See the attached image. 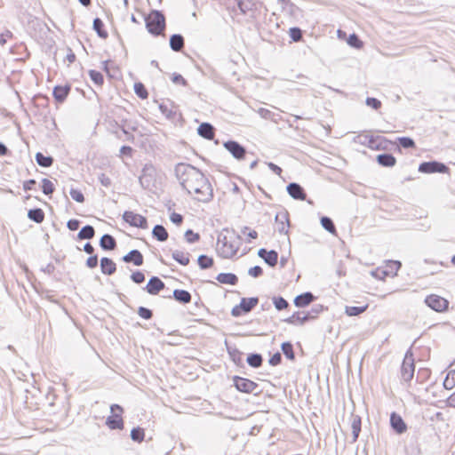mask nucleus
Listing matches in <instances>:
<instances>
[{"label": "nucleus", "mask_w": 455, "mask_h": 455, "mask_svg": "<svg viewBox=\"0 0 455 455\" xmlns=\"http://www.w3.org/2000/svg\"><path fill=\"white\" fill-rule=\"evenodd\" d=\"M174 172L182 188L189 195L194 193L196 200L207 204L213 199L212 186L199 169L188 164L179 163Z\"/></svg>", "instance_id": "nucleus-1"}, {"label": "nucleus", "mask_w": 455, "mask_h": 455, "mask_svg": "<svg viewBox=\"0 0 455 455\" xmlns=\"http://www.w3.org/2000/svg\"><path fill=\"white\" fill-rule=\"evenodd\" d=\"M235 239L240 240L241 236L235 230L224 228L218 236L217 251L224 259H230L235 256L239 249V243Z\"/></svg>", "instance_id": "nucleus-2"}, {"label": "nucleus", "mask_w": 455, "mask_h": 455, "mask_svg": "<svg viewBox=\"0 0 455 455\" xmlns=\"http://www.w3.org/2000/svg\"><path fill=\"white\" fill-rule=\"evenodd\" d=\"M145 23L148 31L155 36L162 35L165 29V17L158 10H152L145 17Z\"/></svg>", "instance_id": "nucleus-3"}, {"label": "nucleus", "mask_w": 455, "mask_h": 455, "mask_svg": "<svg viewBox=\"0 0 455 455\" xmlns=\"http://www.w3.org/2000/svg\"><path fill=\"white\" fill-rule=\"evenodd\" d=\"M324 310V307L321 304L314 305L309 311L305 313V316H300L299 312L293 313L291 316L284 319V322L293 325H302L306 322L313 320Z\"/></svg>", "instance_id": "nucleus-4"}, {"label": "nucleus", "mask_w": 455, "mask_h": 455, "mask_svg": "<svg viewBox=\"0 0 455 455\" xmlns=\"http://www.w3.org/2000/svg\"><path fill=\"white\" fill-rule=\"evenodd\" d=\"M156 169L152 164H146L141 170L139 181L142 188L152 191L156 188Z\"/></svg>", "instance_id": "nucleus-5"}, {"label": "nucleus", "mask_w": 455, "mask_h": 455, "mask_svg": "<svg viewBox=\"0 0 455 455\" xmlns=\"http://www.w3.org/2000/svg\"><path fill=\"white\" fill-rule=\"evenodd\" d=\"M233 386L237 391L244 394H254L255 395L261 393L258 383L240 376L232 378Z\"/></svg>", "instance_id": "nucleus-6"}, {"label": "nucleus", "mask_w": 455, "mask_h": 455, "mask_svg": "<svg viewBox=\"0 0 455 455\" xmlns=\"http://www.w3.org/2000/svg\"><path fill=\"white\" fill-rule=\"evenodd\" d=\"M110 411L112 415L108 416L106 419V425L112 430L115 429H123L124 428V420L122 418V413L124 412V409L119 404H112L110 406Z\"/></svg>", "instance_id": "nucleus-7"}, {"label": "nucleus", "mask_w": 455, "mask_h": 455, "mask_svg": "<svg viewBox=\"0 0 455 455\" xmlns=\"http://www.w3.org/2000/svg\"><path fill=\"white\" fill-rule=\"evenodd\" d=\"M418 171L421 173H448L450 174V168L443 163L439 161H428L419 164Z\"/></svg>", "instance_id": "nucleus-8"}, {"label": "nucleus", "mask_w": 455, "mask_h": 455, "mask_svg": "<svg viewBox=\"0 0 455 455\" xmlns=\"http://www.w3.org/2000/svg\"><path fill=\"white\" fill-rule=\"evenodd\" d=\"M259 303L258 297L243 298L239 305L235 306L231 310L234 317H239L243 314L251 312Z\"/></svg>", "instance_id": "nucleus-9"}, {"label": "nucleus", "mask_w": 455, "mask_h": 455, "mask_svg": "<svg viewBox=\"0 0 455 455\" xmlns=\"http://www.w3.org/2000/svg\"><path fill=\"white\" fill-rule=\"evenodd\" d=\"M414 371V359L411 351L408 350L401 366V378L406 382L411 381L413 378Z\"/></svg>", "instance_id": "nucleus-10"}, {"label": "nucleus", "mask_w": 455, "mask_h": 455, "mask_svg": "<svg viewBox=\"0 0 455 455\" xmlns=\"http://www.w3.org/2000/svg\"><path fill=\"white\" fill-rule=\"evenodd\" d=\"M123 220L132 227L146 229L148 228L147 218L132 211H125Z\"/></svg>", "instance_id": "nucleus-11"}, {"label": "nucleus", "mask_w": 455, "mask_h": 455, "mask_svg": "<svg viewBox=\"0 0 455 455\" xmlns=\"http://www.w3.org/2000/svg\"><path fill=\"white\" fill-rule=\"evenodd\" d=\"M425 303L431 309L435 312H444L447 310L449 306V301L436 294H431L426 297Z\"/></svg>", "instance_id": "nucleus-12"}, {"label": "nucleus", "mask_w": 455, "mask_h": 455, "mask_svg": "<svg viewBox=\"0 0 455 455\" xmlns=\"http://www.w3.org/2000/svg\"><path fill=\"white\" fill-rule=\"evenodd\" d=\"M224 148L237 160L244 159L246 156V148L235 140L224 142Z\"/></svg>", "instance_id": "nucleus-13"}, {"label": "nucleus", "mask_w": 455, "mask_h": 455, "mask_svg": "<svg viewBox=\"0 0 455 455\" xmlns=\"http://www.w3.org/2000/svg\"><path fill=\"white\" fill-rule=\"evenodd\" d=\"M165 287L164 283L158 276L149 278L144 290L150 295L158 294Z\"/></svg>", "instance_id": "nucleus-14"}, {"label": "nucleus", "mask_w": 455, "mask_h": 455, "mask_svg": "<svg viewBox=\"0 0 455 455\" xmlns=\"http://www.w3.org/2000/svg\"><path fill=\"white\" fill-rule=\"evenodd\" d=\"M286 191L291 197L295 200H305L307 197V194L304 188L296 182H291L286 187Z\"/></svg>", "instance_id": "nucleus-15"}, {"label": "nucleus", "mask_w": 455, "mask_h": 455, "mask_svg": "<svg viewBox=\"0 0 455 455\" xmlns=\"http://www.w3.org/2000/svg\"><path fill=\"white\" fill-rule=\"evenodd\" d=\"M390 426L398 435L403 434L407 430V425L403 418L396 412L390 414Z\"/></svg>", "instance_id": "nucleus-16"}, {"label": "nucleus", "mask_w": 455, "mask_h": 455, "mask_svg": "<svg viewBox=\"0 0 455 455\" xmlns=\"http://www.w3.org/2000/svg\"><path fill=\"white\" fill-rule=\"evenodd\" d=\"M258 256L261 258L269 267H275L278 261V253L275 250L267 251L261 248L258 251Z\"/></svg>", "instance_id": "nucleus-17"}, {"label": "nucleus", "mask_w": 455, "mask_h": 455, "mask_svg": "<svg viewBox=\"0 0 455 455\" xmlns=\"http://www.w3.org/2000/svg\"><path fill=\"white\" fill-rule=\"evenodd\" d=\"M122 260L125 263H132L134 266L140 267L143 265L144 258L139 250L133 249L125 254Z\"/></svg>", "instance_id": "nucleus-18"}, {"label": "nucleus", "mask_w": 455, "mask_h": 455, "mask_svg": "<svg viewBox=\"0 0 455 455\" xmlns=\"http://www.w3.org/2000/svg\"><path fill=\"white\" fill-rule=\"evenodd\" d=\"M71 91L69 84L56 85L52 91V96L58 103H63Z\"/></svg>", "instance_id": "nucleus-19"}, {"label": "nucleus", "mask_w": 455, "mask_h": 455, "mask_svg": "<svg viewBox=\"0 0 455 455\" xmlns=\"http://www.w3.org/2000/svg\"><path fill=\"white\" fill-rule=\"evenodd\" d=\"M316 297L311 291L303 292L295 297L293 303L297 307H305L312 303Z\"/></svg>", "instance_id": "nucleus-20"}, {"label": "nucleus", "mask_w": 455, "mask_h": 455, "mask_svg": "<svg viewBox=\"0 0 455 455\" xmlns=\"http://www.w3.org/2000/svg\"><path fill=\"white\" fill-rule=\"evenodd\" d=\"M367 146L372 149H386L387 143L389 142L386 138L382 136H370L367 137Z\"/></svg>", "instance_id": "nucleus-21"}, {"label": "nucleus", "mask_w": 455, "mask_h": 455, "mask_svg": "<svg viewBox=\"0 0 455 455\" xmlns=\"http://www.w3.org/2000/svg\"><path fill=\"white\" fill-rule=\"evenodd\" d=\"M275 221L277 222V231L280 234H288L289 218L287 212L277 213L275 215Z\"/></svg>", "instance_id": "nucleus-22"}, {"label": "nucleus", "mask_w": 455, "mask_h": 455, "mask_svg": "<svg viewBox=\"0 0 455 455\" xmlns=\"http://www.w3.org/2000/svg\"><path fill=\"white\" fill-rule=\"evenodd\" d=\"M100 270L103 275H111L116 271V265L108 257L100 259Z\"/></svg>", "instance_id": "nucleus-23"}, {"label": "nucleus", "mask_w": 455, "mask_h": 455, "mask_svg": "<svg viewBox=\"0 0 455 455\" xmlns=\"http://www.w3.org/2000/svg\"><path fill=\"white\" fill-rule=\"evenodd\" d=\"M197 133L206 140H212L215 135V129L210 123H202L197 128Z\"/></svg>", "instance_id": "nucleus-24"}, {"label": "nucleus", "mask_w": 455, "mask_h": 455, "mask_svg": "<svg viewBox=\"0 0 455 455\" xmlns=\"http://www.w3.org/2000/svg\"><path fill=\"white\" fill-rule=\"evenodd\" d=\"M170 48L173 52H181L185 45V40L182 35L180 34H173L170 36L169 41Z\"/></svg>", "instance_id": "nucleus-25"}, {"label": "nucleus", "mask_w": 455, "mask_h": 455, "mask_svg": "<svg viewBox=\"0 0 455 455\" xmlns=\"http://www.w3.org/2000/svg\"><path fill=\"white\" fill-rule=\"evenodd\" d=\"M100 246L104 251H113L116 247V241L113 235L105 234L100 239Z\"/></svg>", "instance_id": "nucleus-26"}, {"label": "nucleus", "mask_w": 455, "mask_h": 455, "mask_svg": "<svg viewBox=\"0 0 455 455\" xmlns=\"http://www.w3.org/2000/svg\"><path fill=\"white\" fill-rule=\"evenodd\" d=\"M377 163L383 167H393L396 164L395 157L390 153H383L377 156Z\"/></svg>", "instance_id": "nucleus-27"}, {"label": "nucleus", "mask_w": 455, "mask_h": 455, "mask_svg": "<svg viewBox=\"0 0 455 455\" xmlns=\"http://www.w3.org/2000/svg\"><path fill=\"white\" fill-rule=\"evenodd\" d=\"M216 280L223 284L235 285L238 283V277L233 273H220Z\"/></svg>", "instance_id": "nucleus-28"}, {"label": "nucleus", "mask_w": 455, "mask_h": 455, "mask_svg": "<svg viewBox=\"0 0 455 455\" xmlns=\"http://www.w3.org/2000/svg\"><path fill=\"white\" fill-rule=\"evenodd\" d=\"M173 298L181 304H188L191 301L192 296L190 292L186 290L175 289L173 291Z\"/></svg>", "instance_id": "nucleus-29"}, {"label": "nucleus", "mask_w": 455, "mask_h": 455, "mask_svg": "<svg viewBox=\"0 0 455 455\" xmlns=\"http://www.w3.org/2000/svg\"><path fill=\"white\" fill-rule=\"evenodd\" d=\"M152 235L159 242H165L169 236L166 228L160 224H157L153 228Z\"/></svg>", "instance_id": "nucleus-30"}, {"label": "nucleus", "mask_w": 455, "mask_h": 455, "mask_svg": "<svg viewBox=\"0 0 455 455\" xmlns=\"http://www.w3.org/2000/svg\"><path fill=\"white\" fill-rule=\"evenodd\" d=\"M361 426H362L361 417L358 415H352V422H351V428H352V435H353L352 442H356V440L358 439L359 434L361 432Z\"/></svg>", "instance_id": "nucleus-31"}, {"label": "nucleus", "mask_w": 455, "mask_h": 455, "mask_svg": "<svg viewBox=\"0 0 455 455\" xmlns=\"http://www.w3.org/2000/svg\"><path fill=\"white\" fill-rule=\"evenodd\" d=\"M93 29L97 33L98 36L106 39L108 36V33L105 29L104 22L100 18H95L92 23Z\"/></svg>", "instance_id": "nucleus-32"}, {"label": "nucleus", "mask_w": 455, "mask_h": 455, "mask_svg": "<svg viewBox=\"0 0 455 455\" xmlns=\"http://www.w3.org/2000/svg\"><path fill=\"white\" fill-rule=\"evenodd\" d=\"M36 164L44 168L51 167L53 164V158L51 156H44L41 152H37L35 156Z\"/></svg>", "instance_id": "nucleus-33"}, {"label": "nucleus", "mask_w": 455, "mask_h": 455, "mask_svg": "<svg viewBox=\"0 0 455 455\" xmlns=\"http://www.w3.org/2000/svg\"><path fill=\"white\" fill-rule=\"evenodd\" d=\"M95 229L91 225H85L83 227L77 234L78 240H90L94 237Z\"/></svg>", "instance_id": "nucleus-34"}, {"label": "nucleus", "mask_w": 455, "mask_h": 455, "mask_svg": "<svg viewBox=\"0 0 455 455\" xmlns=\"http://www.w3.org/2000/svg\"><path fill=\"white\" fill-rule=\"evenodd\" d=\"M28 218L34 222L40 224L44 220V212L41 208L30 209L28 212Z\"/></svg>", "instance_id": "nucleus-35"}, {"label": "nucleus", "mask_w": 455, "mask_h": 455, "mask_svg": "<svg viewBox=\"0 0 455 455\" xmlns=\"http://www.w3.org/2000/svg\"><path fill=\"white\" fill-rule=\"evenodd\" d=\"M247 363L252 368H259L262 365L263 357L260 354L251 353L246 358Z\"/></svg>", "instance_id": "nucleus-36"}, {"label": "nucleus", "mask_w": 455, "mask_h": 455, "mask_svg": "<svg viewBox=\"0 0 455 455\" xmlns=\"http://www.w3.org/2000/svg\"><path fill=\"white\" fill-rule=\"evenodd\" d=\"M320 223L326 231H328L331 235H336L337 229L333 220L327 216H323L320 220Z\"/></svg>", "instance_id": "nucleus-37"}, {"label": "nucleus", "mask_w": 455, "mask_h": 455, "mask_svg": "<svg viewBox=\"0 0 455 455\" xmlns=\"http://www.w3.org/2000/svg\"><path fill=\"white\" fill-rule=\"evenodd\" d=\"M197 263L201 269H208L213 266L214 260L208 255L201 254L197 259Z\"/></svg>", "instance_id": "nucleus-38"}, {"label": "nucleus", "mask_w": 455, "mask_h": 455, "mask_svg": "<svg viewBox=\"0 0 455 455\" xmlns=\"http://www.w3.org/2000/svg\"><path fill=\"white\" fill-rule=\"evenodd\" d=\"M281 349L285 357L289 360L293 361L295 359V354L293 350V345L290 341L283 342Z\"/></svg>", "instance_id": "nucleus-39"}, {"label": "nucleus", "mask_w": 455, "mask_h": 455, "mask_svg": "<svg viewBox=\"0 0 455 455\" xmlns=\"http://www.w3.org/2000/svg\"><path fill=\"white\" fill-rule=\"evenodd\" d=\"M188 253H184L183 251H174L172 252V259L177 261L178 263H180V265L182 266H187L189 264V257H188Z\"/></svg>", "instance_id": "nucleus-40"}, {"label": "nucleus", "mask_w": 455, "mask_h": 455, "mask_svg": "<svg viewBox=\"0 0 455 455\" xmlns=\"http://www.w3.org/2000/svg\"><path fill=\"white\" fill-rule=\"evenodd\" d=\"M228 353L231 358V360L236 364L240 365L242 363V355L243 353L236 347H228Z\"/></svg>", "instance_id": "nucleus-41"}, {"label": "nucleus", "mask_w": 455, "mask_h": 455, "mask_svg": "<svg viewBox=\"0 0 455 455\" xmlns=\"http://www.w3.org/2000/svg\"><path fill=\"white\" fill-rule=\"evenodd\" d=\"M368 306H347L345 308V313L349 316H356L363 313L367 309Z\"/></svg>", "instance_id": "nucleus-42"}, {"label": "nucleus", "mask_w": 455, "mask_h": 455, "mask_svg": "<svg viewBox=\"0 0 455 455\" xmlns=\"http://www.w3.org/2000/svg\"><path fill=\"white\" fill-rule=\"evenodd\" d=\"M443 385V387L448 390L455 387V370H451L447 373Z\"/></svg>", "instance_id": "nucleus-43"}, {"label": "nucleus", "mask_w": 455, "mask_h": 455, "mask_svg": "<svg viewBox=\"0 0 455 455\" xmlns=\"http://www.w3.org/2000/svg\"><path fill=\"white\" fill-rule=\"evenodd\" d=\"M145 431L143 428L137 427L131 431V438L132 441L141 443L144 440Z\"/></svg>", "instance_id": "nucleus-44"}, {"label": "nucleus", "mask_w": 455, "mask_h": 455, "mask_svg": "<svg viewBox=\"0 0 455 455\" xmlns=\"http://www.w3.org/2000/svg\"><path fill=\"white\" fill-rule=\"evenodd\" d=\"M89 76L96 85L101 86L104 83L103 75L100 71L91 69L89 70Z\"/></svg>", "instance_id": "nucleus-45"}, {"label": "nucleus", "mask_w": 455, "mask_h": 455, "mask_svg": "<svg viewBox=\"0 0 455 455\" xmlns=\"http://www.w3.org/2000/svg\"><path fill=\"white\" fill-rule=\"evenodd\" d=\"M54 190L55 187L50 180L46 178L42 180V191L45 196L52 195L54 192Z\"/></svg>", "instance_id": "nucleus-46"}, {"label": "nucleus", "mask_w": 455, "mask_h": 455, "mask_svg": "<svg viewBox=\"0 0 455 455\" xmlns=\"http://www.w3.org/2000/svg\"><path fill=\"white\" fill-rule=\"evenodd\" d=\"M236 2L239 9L243 13L250 10H252L255 4V0H236Z\"/></svg>", "instance_id": "nucleus-47"}, {"label": "nucleus", "mask_w": 455, "mask_h": 455, "mask_svg": "<svg viewBox=\"0 0 455 455\" xmlns=\"http://www.w3.org/2000/svg\"><path fill=\"white\" fill-rule=\"evenodd\" d=\"M134 92L136 95L142 100L147 99L148 96V92L145 85L140 82L134 84Z\"/></svg>", "instance_id": "nucleus-48"}, {"label": "nucleus", "mask_w": 455, "mask_h": 455, "mask_svg": "<svg viewBox=\"0 0 455 455\" xmlns=\"http://www.w3.org/2000/svg\"><path fill=\"white\" fill-rule=\"evenodd\" d=\"M347 44H348V45H350L351 47L355 48V49L362 48L363 44L362 40L359 38V36L355 33L351 34L348 36Z\"/></svg>", "instance_id": "nucleus-49"}, {"label": "nucleus", "mask_w": 455, "mask_h": 455, "mask_svg": "<svg viewBox=\"0 0 455 455\" xmlns=\"http://www.w3.org/2000/svg\"><path fill=\"white\" fill-rule=\"evenodd\" d=\"M273 303H274L275 307L278 311L286 309L289 307V303L287 302V300L281 296L274 297Z\"/></svg>", "instance_id": "nucleus-50"}, {"label": "nucleus", "mask_w": 455, "mask_h": 455, "mask_svg": "<svg viewBox=\"0 0 455 455\" xmlns=\"http://www.w3.org/2000/svg\"><path fill=\"white\" fill-rule=\"evenodd\" d=\"M397 140L400 147L403 148H414L416 147L415 141L410 137H399Z\"/></svg>", "instance_id": "nucleus-51"}, {"label": "nucleus", "mask_w": 455, "mask_h": 455, "mask_svg": "<svg viewBox=\"0 0 455 455\" xmlns=\"http://www.w3.org/2000/svg\"><path fill=\"white\" fill-rule=\"evenodd\" d=\"M289 35L294 42H299L302 39V30L298 27L291 28Z\"/></svg>", "instance_id": "nucleus-52"}, {"label": "nucleus", "mask_w": 455, "mask_h": 455, "mask_svg": "<svg viewBox=\"0 0 455 455\" xmlns=\"http://www.w3.org/2000/svg\"><path fill=\"white\" fill-rule=\"evenodd\" d=\"M185 239L188 243H194L200 239V235L198 233H195L192 229H188L185 232Z\"/></svg>", "instance_id": "nucleus-53"}, {"label": "nucleus", "mask_w": 455, "mask_h": 455, "mask_svg": "<svg viewBox=\"0 0 455 455\" xmlns=\"http://www.w3.org/2000/svg\"><path fill=\"white\" fill-rule=\"evenodd\" d=\"M131 280L137 284H140L145 281V275L140 270H136L131 275Z\"/></svg>", "instance_id": "nucleus-54"}, {"label": "nucleus", "mask_w": 455, "mask_h": 455, "mask_svg": "<svg viewBox=\"0 0 455 455\" xmlns=\"http://www.w3.org/2000/svg\"><path fill=\"white\" fill-rule=\"evenodd\" d=\"M138 315L145 319V320H149L152 318L153 316V312L151 309L148 308V307H139L138 308Z\"/></svg>", "instance_id": "nucleus-55"}, {"label": "nucleus", "mask_w": 455, "mask_h": 455, "mask_svg": "<svg viewBox=\"0 0 455 455\" xmlns=\"http://www.w3.org/2000/svg\"><path fill=\"white\" fill-rule=\"evenodd\" d=\"M69 194H70L71 198L73 200H75L76 202H77V203L84 202V196L82 193V191L76 189V188H71Z\"/></svg>", "instance_id": "nucleus-56"}, {"label": "nucleus", "mask_w": 455, "mask_h": 455, "mask_svg": "<svg viewBox=\"0 0 455 455\" xmlns=\"http://www.w3.org/2000/svg\"><path fill=\"white\" fill-rule=\"evenodd\" d=\"M365 103L368 107H370L375 110H378L381 107V101L379 100H378L377 98H373V97H367Z\"/></svg>", "instance_id": "nucleus-57"}, {"label": "nucleus", "mask_w": 455, "mask_h": 455, "mask_svg": "<svg viewBox=\"0 0 455 455\" xmlns=\"http://www.w3.org/2000/svg\"><path fill=\"white\" fill-rule=\"evenodd\" d=\"M98 180L105 188H109L112 185L111 179L105 173H100L98 176Z\"/></svg>", "instance_id": "nucleus-58"}, {"label": "nucleus", "mask_w": 455, "mask_h": 455, "mask_svg": "<svg viewBox=\"0 0 455 455\" xmlns=\"http://www.w3.org/2000/svg\"><path fill=\"white\" fill-rule=\"evenodd\" d=\"M172 81L176 84H181L183 86H186L188 84L187 80L178 73H173L172 76Z\"/></svg>", "instance_id": "nucleus-59"}, {"label": "nucleus", "mask_w": 455, "mask_h": 455, "mask_svg": "<svg viewBox=\"0 0 455 455\" xmlns=\"http://www.w3.org/2000/svg\"><path fill=\"white\" fill-rule=\"evenodd\" d=\"M248 274L252 277H259L263 274V269L259 266H254L248 270Z\"/></svg>", "instance_id": "nucleus-60"}, {"label": "nucleus", "mask_w": 455, "mask_h": 455, "mask_svg": "<svg viewBox=\"0 0 455 455\" xmlns=\"http://www.w3.org/2000/svg\"><path fill=\"white\" fill-rule=\"evenodd\" d=\"M282 362V355L280 352L275 353L268 360V363L272 366L279 365Z\"/></svg>", "instance_id": "nucleus-61"}, {"label": "nucleus", "mask_w": 455, "mask_h": 455, "mask_svg": "<svg viewBox=\"0 0 455 455\" xmlns=\"http://www.w3.org/2000/svg\"><path fill=\"white\" fill-rule=\"evenodd\" d=\"M98 255L92 254L86 259V267L89 268H94L98 266Z\"/></svg>", "instance_id": "nucleus-62"}, {"label": "nucleus", "mask_w": 455, "mask_h": 455, "mask_svg": "<svg viewBox=\"0 0 455 455\" xmlns=\"http://www.w3.org/2000/svg\"><path fill=\"white\" fill-rule=\"evenodd\" d=\"M170 220L175 225H180L183 222V216L177 212H172L170 215Z\"/></svg>", "instance_id": "nucleus-63"}, {"label": "nucleus", "mask_w": 455, "mask_h": 455, "mask_svg": "<svg viewBox=\"0 0 455 455\" xmlns=\"http://www.w3.org/2000/svg\"><path fill=\"white\" fill-rule=\"evenodd\" d=\"M79 226L80 220L76 219H71L67 222V228L71 231L77 230L79 228Z\"/></svg>", "instance_id": "nucleus-64"}]
</instances>
